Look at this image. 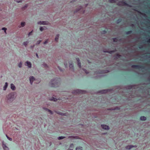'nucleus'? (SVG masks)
<instances>
[{
    "mask_svg": "<svg viewBox=\"0 0 150 150\" xmlns=\"http://www.w3.org/2000/svg\"><path fill=\"white\" fill-rule=\"evenodd\" d=\"M21 25L22 27H23L25 25V23L24 22H22L21 23Z\"/></svg>",
    "mask_w": 150,
    "mask_h": 150,
    "instance_id": "c85d7f7f",
    "label": "nucleus"
},
{
    "mask_svg": "<svg viewBox=\"0 0 150 150\" xmlns=\"http://www.w3.org/2000/svg\"><path fill=\"white\" fill-rule=\"evenodd\" d=\"M13 93H12L9 94L8 98V99H13L14 97Z\"/></svg>",
    "mask_w": 150,
    "mask_h": 150,
    "instance_id": "20e7f679",
    "label": "nucleus"
},
{
    "mask_svg": "<svg viewBox=\"0 0 150 150\" xmlns=\"http://www.w3.org/2000/svg\"><path fill=\"white\" fill-rule=\"evenodd\" d=\"M134 147V146L132 145H128L126 147V149H130L132 148L133 147Z\"/></svg>",
    "mask_w": 150,
    "mask_h": 150,
    "instance_id": "dca6fc26",
    "label": "nucleus"
},
{
    "mask_svg": "<svg viewBox=\"0 0 150 150\" xmlns=\"http://www.w3.org/2000/svg\"><path fill=\"white\" fill-rule=\"evenodd\" d=\"M132 67L133 68L136 69H144V66L137 65H133L132 66Z\"/></svg>",
    "mask_w": 150,
    "mask_h": 150,
    "instance_id": "f03ea898",
    "label": "nucleus"
},
{
    "mask_svg": "<svg viewBox=\"0 0 150 150\" xmlns=\"http://www.w3.org/2000/svg\"><path fill=\"white\" fill-rule=\"evenodd\" d=\"M40 80H39V81H38V83H39L40 82Z\"/></svg>",
    "mask_w": 150,
    "mask_h": 150,
    "instance_id": "09e8293b",
    "label": "nucleus"
},
{
    "mask_svg": "<svg viewBox=\"0 0 150 150\" xmlns=\"http://www.w3.org/2000/svg\"><path fill=\"white\" fill-rule=\"evenodd\" d=\"M64 65L65 66V67H66L67 66V64H64Z\"/></svg>",
    "mask_w": 150,
    "mask_h": 150,
    "instance_id": "37998d69",
    "label": "nucleus"
},
{
    "mask_svg": "<svg viewBox=\"0 0 150 150\" xmlns=\"http://www.w3.org/2000/svg\"><path fill=\"white\" fill-rule=\"evenodd\" d=\"M22 0H21V1H17V2H22Z\"/></svg>",
    "mask_w": 150,
    "mask_h": 150,
    "instance_id": "3c124183",
    "label": "nucleus"
},
{
    "mask_svg": "<svg viewBox=\"0 0 150 150\" xmlns=\"http://www.w3.org/2000/svg\"><path fill=\"white\" fill-rule=\"evenodd\" d=\"M68 150H73L72 149H69Z\"/></svg>",
    "mask_w": 150,
    "mask_h": 150,
    "instance_id": "8fccbe9b",
    "label": "nucleus"
},
{
    "mask_svg": "<svg viewBox=\"0 0 150 150\" xmlns=\"http://www.w3.org/2000/svg\"><path fill=\"white\" fill-rule=\"evenodd\" d=\"M132 32V31L131 30L129 31L126 32V33L127 35H129Z\"/></svg>",
    "mask_w": 150,
    "mask_h": 150,
    "instance_id": "5701e85b",
    "label": "nucleus"
},
{
    "mask_svg": "<svg viewBox=\"0 0 150 150\" xmlns=\"http://www.w3.org/2000/svg\"><path fill=\"white\" fill-rule=\"evenodd\" d=\"M11 88L13 90H14L15 89V87L14 85L13 84L11 83Z\"/></svg>",
    "mask_w": 150,
    "mask_h": 150,
    "instance_id": "4468645a",
    "label": "nucleus"
},
{
    "mask_svg": "<svg viewBox=\"0 0 150 150\" xmlns=\"http://www.w3.org/2000/svg\"><path fill=\"white\" fill-rule=\"evenodd\" d=\"M27 6H28L27 5H26L25 6V7L27 8Z\"/></svg>",
    "mask_w": 150,
    "mask_h": 150,
    "instance_id": "a18cd8bd",
    "label": "nucleus"
},
{
    "mask_svg": "<svg viewBox=\"0 0 150 150\" xmlns=\"http://www.w3.org/2000/svg\"><path fill=\"white\" fill-rule=\"evenodd\" d=\"M113 42H116L118 40V38H112Z\"/></svg>",
    "mask_w": 150,
    "mask_h": 150,
    "instance_id": "a211bd4d",
    "label": "nucleus"
},
{
    "mask_svg": "<svg viewBox=\"0 0 150 150\" xmlns=\"http://www.w3.org/2000/svg\"><path fill=\"white\" fill-rule=\"evenodd\" d=\"M35 78L33 76H31L30 77V83L31 84H32L33 83L34 80H35Z\"/></svg>",
    "mask_w": 150,
    "mask_h": 150,
    "instance_id": "0eeeda50",
    "label": "nucleus"
},
{
    "mask_svg": "<svg viewBox=\"0 0 150 150\" xmlns=\"http://www.w3.org/2000/svg\"><path fill=\"white\" fill-rule=\"evenodd\" d=\"M59 36V34H57L56 35V37L55 38V41H56L57 42L58 41V40Z\"/></svg>",
    "mask_w": 150,
    "mask_h": 150,
    "instance_id": "6ab92c4d",
    "label": "nucleus"
},
{
    "mask_svg": "<svg viewBox=\"0 0 150 150\" xmlns=\"http://www.w3.org/2000/svg\"><path fill=\"white\" fill-rule=\"evenodd\" d=\"M60 79L56 78L54 79H52L50 81V84L51 86L56 87L58 86L60 83Z\"/></svg>",
    "mask_w": 150,
    "mask_h": 150,
    "instance_id": "f257e3e1",
    "label": "nucleus"
},
{
    "mask_svg": "<svg viewBox=\"0 0 150 150\" xmlns=\"http://www.w3.org/2000/svg\"><path fill=\"white\" fill-rule=\"evenodd\" d=\"M108 72V71L107 70V72Z\"/></svg>",
    "mask_w": 150,
    "mask_h": 150,
    "instance_id": "5fc2aeb1",
    "label": "nucleus"
},
{
    "mask_svg": "<svg viewBox=\"0 0 150 150\" xmlns=\"http://www.w3.org/2000/svg\"><path fill=\"white\" fill-rule=\"evenodd\" d=\"M38 24H43L45 25L47 24V22L45 21H40L38 22Z\"/></svg>",
    "mask_w": 150,
    "mask_h": 150,
    "instance_id": "9d476101",
    "label": "nucleus"
},
{
    "mask_svg": "<svg viewBox=\"0 0 150 150\" xmlns=\"http://www.w3.org/2000/svg\"><path fill=\"white\" fill-rule=\"evenodd\" d=\"M79 11V10H78V11H76V12H78Z\"/></svg>",
    "mask_w": 150,
    "mask_h": 150,
    "instance_id": "6e6d98bb",
    "label": "nucleus"
},
{
    "mask_svg": "<svg viewBox=\"0 0 150 150\" xmlns=\"http://www.w3.org/2000/svg\"><path fill=\"white\" fill-rule=\"evenodd\" d=\"M150 39H149V40H148L147 41V42H150Z\"/></svg>",
    "mask_w": 150,
    "mask_h": 150,
    "instance_id": "49530a36",
    "label": "nucleus"
},
{
    "mask_svg": "<svg viewBox=\"0 0 150 150\" xmlns=\"http://www.w3.org/2000/svg\"><path fill=\"white\" fill-rule=\"evenodd\" d=\"M8 85V84L6 82L5 83V86L4 87V90H6V88L7 87Z\"/></svg>",
    "mask_w": 150,
    "mask_h": 150,
    "instance_id": "f3484780",
    "label": "nucleus"
},
{
    "mask_svg": "<svg viewBox=\"0 0 150 150\" xmlns=\"http://www.w3.org/2000/svg\"><path fill=\"white\" fill-rule=\"evenodd\" d=\"M106 32H107V31L105 30H103L102 31V33H104V34L106 33Z\"/></svg>",
    "mask_w": 150,
    "mask_h": 150,
    "instance_id": "4c0bfd02",
    "label": "nucleus"
},
{
    "mask_svg": "<svg viewBox=\"0 0 150 150\" xmlns=\"http://www.w3.org/2000/svg\"><path fill=\"white\" fill-rule=\"evenodd\" d=\"M115 52V51L114 50H113V51H109V52H108L110 54H111L112 53H113L114 52Z\"/></svg>",
    "mask_w": 150,
    "mask_h": 150,
    "instance_id": "c756f323",
    "label": "nucleus"
},
{
    "mask_svg": "<svg viewBox=\"0 0 150 150\" xmlns=\"http://www.w3.org/2000/svg\"><path fill=\"white\" fill-rule=\"evenodd\" d=\"M83 70L86 74L88 73V72L87 71V70L86 69H83Z\"/></svg>",
    "mask_w": 150,
    "mask_h": 150,
    "instance_id": "e433bc0d",
    "label": "nucleus"
},
{
    "mask_svg": "<svg viewBox=\"0 0 150 150\" xmlns=\"http://www.w3.org/2000/svg\"><path fill=\"white\" fill-rule=\"evenodd\" d=\"M2 146L4 150H9V149L6 146L5 144H3Z\"/></svg>",
    "mask_w": 150,
    "mask_h": 150,
    "instance_id": "f8f14e48",
    "label": "nucleus"
},
{
    "mask_svg": "<svg viewBox=\"0 0 150 150\" xmlns=\"http://www.w3.org/2000/svg\"><path fill=\"white\" fill-rule=\"evenodd\" d=\"M6 28H2V30H4L5 33H6Z\"/></svg>",
    "mask_w": 150,
    "mask_h": 150,
    "instance_id": "2f4dec72",
    "label": "nucleus"
},
{
    "mask_svg": "<svg viewBox=\"0 0 150 150\" xmlns=\"http://www.w3.org/2000/svg\"><path fill=\"white\" fill-rule=\"evenodd\" d=\"M57 113L60 115H65L64 114H64V113H63L62 112H57Z\"/></svg>",
    "mask_w": 150,
    "mask_h": 150,
    "instance_id": "4be33fe9",
    "label": "nucleus"
},
{
    "mask_svg": "<svg viewBox=\"0 0 150 150\" xmlns=\"http://www.w3.org/2000/svg\"><path fill=\"white\" fill-rule=\"evenodd\" d=\"M36 56H37V57H38V54H36Z\"/></svg>",
    "mask_w": 150,
    "mask_h": 150,
    "instance_id": "864d4df0",
    "label": "nucleus"
},
{
    "mask_svg": "<svg viewBox=\"0 0 150 150\" xmlns=\"http://www.w3.org/2000/svg\"><path fill=\"white\" fill-rule=\"evenodd\" d=\"M73 145V144H71L70 145V147H71V146H72Z\"/></svg>",
    "mask_w": 150,
    "mask_h": 150,
    "instance_id": "de8ad7c7",
    "label": "nucleus"
},
{
    "mask_svg": "<svg viewBox=\"0 0 150 150\" xmlns=\"http://www.w3.org/2000/svg\"><path fill=\"white\" fill-rule=\"evenodd\" d=\"M21 66H22V63H21V62H20L18 64V66L19 67H21Z\"/></svg>",
    "mask_w": 150,
    "mask_h": 150,
    "instance_id": "f704fd0d",
    "label": "nucleus"
},
{
    "mask_svg": "<svg viewBox=\"0 0 150 150\" xmlns=\"http://www.w3.org/2000/svg\"><path fill=\"white\" fill-rule=\"evenodd\" d=\"M46 27L45 26L43 27H40V30L41 31H42L43 30H45Z\"/></svg>",
    "mask_w": 150,
    "mask_h": 150,
    "instance_id": "b1692460",
    "label": "nucleus"
},
{
    "mask_svg": "<svg viewBox=\"0 0 150 150\" xmlns=\"http://www.w3.org/2000/svg\"><path fill=\"white\" fill-rule=\"evenodd\" d=\"M6 136L7 137V139L10 141L12 140V139L11 138L8 137L7 135H6Z\"/></svg>",
    "mask_w": 150,
    "mask_h": 150,
    "instance_id": "473e14b6",
    "label": "nucleus"
},
{
    "mask_svg": "<svg viewBox=\"0 0 150 150\" xmlns=\"http://www.w3.org/2000/svg\"><path fill=\"white\" fill-rule=\"evenodd\" d=\"M76 60L78 62V65L80 68H81V63L80 62V60L79 58H76Z\"/></svg>",
    "mask_w": 150,
    "mask_h": 150,
    "instance_id": "1a4fd4ad",
    "label": "nucleus"
},
{
    "mask_svg": "<svg viewBox=\"0 0 150 150\" xmlns=\"http://www.w3.org/2000/svg\"><path fill=\"white\" fill-rule=\"evenodd\" d=\"M50 100H52L54 101H56L57 100V98H54V97H52L50 99Z\"/></svg>",
    "mask_w": 150,
    "mask_h": 150,
    "instance_id": "2eb2a0df",
    "label": "nucleus"
},
{
    "mask_svg": "<svg viewBox=\"0 0 150 150\" xmlns=\"http://www.w3.org/2000/svg\"><path fill=\"white\" fill-rule=\"evenodd\" d=\"M48 40H46L44 42V44H46V43H48Z\"/></svg>",
    "mask_w": 150,
    "mask_h": 150,
    "instance_id": "c9c22d12",
    "label": "nucleus"
},
{
    "mask_svg": "<svg viewBox=\"0 0 150 150\" xmlns=\"http://www.w3.org/2000/svg\"><path fill=\"white\" fill-rule=\"evenodd\" d=\"M69 67L70 69H73L74 68L73 62L72 61L69 62Z\"/></svg>",
    "mask_w": 150,
    "mask_h": 150,
    "instance_id": "423d86ee",
    "label": "nucleus"
},
{
    "mask_svg": "<svg viewBox=\"0 0 150 150\" xmlns=\"http://www.w3.org/2000/svg\"><path fill=\"white\" fill-rule=\"evenodd\" d=\"M105 73V72L104 71H101V72H100V73Z\"/></svg>",
    "mask_w": 150,
    "mask_h": 150,
    "instance_id": "c03bdc74",
    "label": "nucleus"
},
{
    "mask_svg": "<svg viewBox=\"0 0 150 150\" xmlns=\"http://www.w3.org/2000/svg\"><path fill=\"white\" fill-rule=\"evenodd\" d=\"M41 42V40H39V41H38L37 43V44H39Z\"/></svg>",
    "mask_w": 150,
    "mask_h": 150,
    "instance_id": "ea45409f",
    "label": "nucleus"
},
{
    "mask_svg": "<svg viewBox=\"0 0 150 150\" xmlns=\"http://www.w3.org/2000/svg\"><path fill=\"white\" fill-rule=\"evenodd\" d=\"M25 64V65L27 66L29 68L31 67V64L30 62L27 61L26 62Z\"/></svg>",
    "mask_w": 150,
    "mask_h": 150,
    "instance_id": "9b49d317",
    "label": "nucleus"
},
{
    "mask_svg": "<svg viewBox=\"0 0 150 150\" xmlns=\"http://www.w3.org/2000/svg\"><path fill=\"white\" fill-rule=\"evenodd\" d=\"M140 119L141 120L144 121L146 120V118L145 116H142L140 117Z\"/></svg>",
    "mask_w": 150,
    "mask_h": 150,
    "instance_id": "ddd939ff",
    "label": "nucleus"
},
{
    "mask_svg": "<svg viewBox=\"0 0 150 150\" xmlns=\"http://www.w3.org/2000/svg\"><path fill=\"white\" fill-rule=\"evenodd\" d=\"M48 111L50 113H51V114H52V111H51V110L48 109H47Z\"/></svg>",
    "mask_w": 150,
    "mask_h": 150,
    "instance_id": "72a5a7b5",
    "label": "nucleus"
},
{
    "mask_svg": "<svg viewBox=\"0 0 150 150\" xmlns=\"http://www.w3.org/2000/svg\"><path fill=\"white\" fill-rule=\"evenodd\" d=\"M142 45H140L139 47V48L140 49H142Z\"/></svg>",
    "mask_w": 150,
    "mask_h": 150,
    "instance_id": "a19ab883",
    "label": "nucleus"
},
{
    "mask_svg": "<svg viewBox=\"0 0 150 150\" xmlns=\"http://www.w3.org/2000/svg\"><path fill=\"white\" fill-rule=\"evenodd\" d=\"M46 66H47V65L46 64H45V67H46Z\"/></svg>",
    "mask_w": 150,
    "mask_h": 150,
    "instance_id": "603ef678",
    "label": "nucleus"
},
{
    "mask_svg": "<svg viewBox=\"0 0 150 150\" xmlns=\"http://www.w3.org/2000/svg\"><path fill=\"white\" fill-rule=\"evenodd\" d=\"M58 68L59 69V70L61 71H62V70H61V68H60V67H58Z\"/></svg>",
    "mask_w": 150,
    "mask_h": 150,
    "instance_id": "79ce46f5",
    "label": "nucleus"
},
{
    "mask_svg": "<svg viewBox=\"0 0 150 150\" xmlns=\"http://www.w3.org/2000/svg\"><path fill=\"white\" fill-rule=\"evenodd\" d=\"M108 90H103L100 91V93H105L108 92Z\"/></svg>",
    "mask_w": 150,
    "mask_h": 150,
    "instance_id": "412c9836",
    "label": "nucleus"
},
{
    "mask_svg": "<svg viewBox=\"0 0 150 150\" xmlns=\"http://www.w3.org/2000/svg\"><path fill=\"white\" fill-rule=\"evenodd\" d=\"M64 138H65V137H64L61 136V137H58V139L60 140V139H62Z\"/></svg>",
    "mask_w": 150,
    "mask_h": 150,
    "instance_id": "cd10ccee",
    "label": "nucleus"
},
{
    "mask_svg": "<svg viewBox=\"0 0 150 150\" xmlns=\"http://www.w3.org/2000/svg\"><path fill=\"white\" fill-rule=\"evenodd\" d=\"M120 3L123 6H126L129 7H131V6L130 5H129L125 1L123 0L121 1L120 2Z\"/></svg>",
    "mask_w": 150,
    "mask_h": 150,
    "instance_id": "7ed1b4c3",
    "label": "nucleus"
},
{
    "mask_svg": "<svg viewBox=\"0 0 150 150\" xmlns=\"http://www.w3.org/2000/svg\"><path fill=\"white\" fill-rule=\"evenodd\" d=\"M74 93H77L78 94H79L80 93H83V91L79 90H76L74 92Z\"/></svg>",
    "mask_w": 150,
    "mask_h": 150,
    "instance_id": "6e6552de",
    "label": "nucleus"
},
{
    "mask_svg": "<svg viewBox=\"0 0 150 150\" xmlns=\"http://www.w3.org/2000/svg\"><path fill=\"white\" fill-rule=\"evenodd\" d=\"M101 127L102 128L108 130L109 129V126L106 125H102Z\"/></svg>",
    "mask_w": 150,
    "mask_h": 150,
    "instance_id": "39448f33",
    "label": "nucleus"
},
{
    "mask_svg": "<svg viewBox=\"0 0 150 150\" xmlns=\"http://www.w3.org/2000/svg\"><path fill=\"white\" fill-rule=\"evenodd\" d=\"M76 150H82V147H76Z\"/></svg>",
    "mask_w": 150,
    "mask_h": 150,
    "instance_id": "393cba45",
    "label": "nucleus"
},
{
    "mask_svg": "<svg viewBox=\"0 0 150 150\" xmlns=\"http://www.w3.org/2000/svg\"><path fill=\"white\" fill-rule=\"evenodd\" d=\"M32 31L29 33L28 35L30 36V35H31L32 34Z\"/></svg>",
    "mask_w": 150,
    "mask_h": 150,
    "instance_id": "58836bf2",
    "label": "nucleus"
},
{
    "mask_svg": "<svg viewBox=\"0 0 150 150\" xmlns=\"http://www.w3.org/2000/svg\"><path fill=\"white\" fill-rule=\"evenodd\" d=\"M122 21V19L121 18H119L116 21V23H119L121 22Z\"/></svg>",
    "mask_w": 150,
    "mask_h": 150,
    "instance_id": "aec40b11",
    "label": "nucleus"
},
{
    "mask_svg": "<svg viewBox=\"0 0 150 150\" xmlns=\"http://www.w3.org/2000/svg\"><path fill=\"white\" fill-rule=\"evenodd\" d=\"M110 2L111 3H114L116 2V0H109Z\"/></svg>",
    "mask_w": 150,
    "mask_h": 150,
    "instance_id": "bb28decb",
    "label": "nucleus"
},
{
    "mask_svg": "<svg viewBox=\"0 0 150 150\" xmlns=\"http://www.w3.org/2000/svg\"><path fill=\"white\" fill-rule=\"evenodd\" d=\"M28 41L24 42L23 43L24 45H25V46L28 45Z\"/></svg>",
    "mask_w": 150,
    "mask_h": 150,
    "instance_id": "7c9ffc66",
    "label": "nucleus"
},
{
    "mask_svg": "<svg viewBox=\"0 0 150 150\" xmlns=\"http://www.w3.org/2000/svg\"><path fill=\"white\" fill-rule=\"evenodd\" d=\"M116 58H119L121 56L118 54H117L116 55Z\"/></svg>",
    "mask_w": 150,
    "mask_h": 150,
    "instance_id": "a878e982",
    "label": "nucleus"
}]
</instances>
